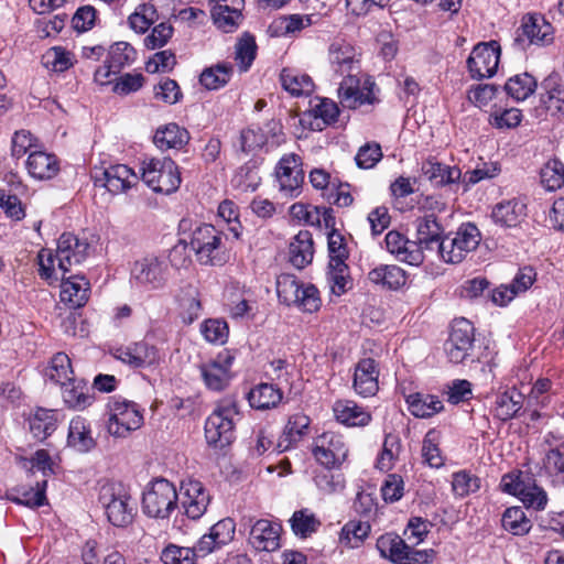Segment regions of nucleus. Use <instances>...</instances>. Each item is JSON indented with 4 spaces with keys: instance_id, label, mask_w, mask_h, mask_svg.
I'll use <instances>...</instances> for the list:
<instances>
[{
    "instance_id": "32",
    "label": "nucleus",
    "mask_w": 564,
    "mask_h": 564,
    "mask_svg": "<svg viewBox=\"0 0 564 564\" xmlns=\"http://www.w3.org/2000/svg\"><path fill=\"white\" fill-rule=\"evenodd\" d=\"M336 420L347 426H367L371 422V413L351 400H339L334 404Z\"/></svg>"
},
{
    "instance_id": "29",
    "label": "nucleus",
    "mask_w": 564,
    "mask_h": 564,
    "mask_svg": "<svg viewBox=\"0 0 564 564\" xmlns=\"http://www.w3.org/2000/svg\"><path fill=\"white\" fill-rule=\"evenodd\" d=\"M541 102L551 115H564V84L558 74L549 75L542 83Z\"/></svg>"
},
{
    "instance_id": "6",
    "label": "nucleus",
    "mask_w": 564,
    "mask_h": 564,
    "mask_svg": "<svg viewBox=\"0 0 564 564\" xmlns=\"http://www.w3.org/2000/svg\"><path fill=\"white\" fill-rule=\"evenodd\" d=\"M223 238V232L209 224H203L193 230L189 246L200 264L216 265L226 261Z\"/></svg>"
},
{
    "instance_id": "35",
    "label": "nucleus",
    "mask_w": 564,
    "mask_h": 564,
    "mask_svg": "<svg viewBox=\"0 0 564 564\" xmlns=\"http://www.w3.org/2000/svg\"><path fill=\"white\" fill-rule=\"evenodd\" d=\"M249 404L257 410H269L276 408L282 399L283 392L273 383H259L247 394Z\"/></svg>"
},
{
    "instance_id": "48",
    "label": "nucleus",
    "mask_w": 564,
    "mask_h": 564,
    "mask_svg": "<svg viewBox=\"0 0 564 564\" xmlns=\"http://www.w3.org/2000/svg\"><path fill=\"white\" fill-rule=\"evenodd\" d=\"M242 6L216 4L212 9L214 23L226 33L234 32L239 26Z\"/></svg>"
},
{
    "instance_id": "43",
    "label": "nucleus",
    "mask_w": 564,
    "mask_h": 564,
    "mask_svg": "<svg viewBox=\"0 0 564 564\" xmlns=\"http://www.w3.org/2000/svg\"><path fill=\"white\" fill-rule=\"evenodd\" d=\"M280 80L282 87L294 97L310 95L314 88L312 78L295 69L284 68L281 72Z\"/></svg>"
},
{
    "instance_id": "7",
    "label": "nucleus",
    "mask_w": 564,
    "mask_h": 564,
    "mask_svg": "<svg viewBox=\"0 0 564 564\" xmlns=\"http://www.w3.org/2000/svg\"><path fill=\"white\" fill-rule=\"evenodd\" d=\"M177 492L166 479H155L143 492L142 510L154 519H166L176 508Z\"/></svg>"
},
{
    "instance_id": "2",
    "label": "nucleus",
    "mask_w": 564,
    "mask_h": 564,
    "mask_svg": "<svg viewBox=\"0 0 564 564\" xmlns=\"http://www.w3.org/2000/svg\"><path fill=\"white\" fill-rule=\"evenodd\" d=\"M238 416V404L232 397L220 400L205 422L207 443L218 448L230 445L235 440V424Z\"/></svg>"
},
{
    "instance_id": "44",
    "label": "nucleus",
    "mask_w": 564,
    "mask_h": 564,
    "mask_svg": "<svg viewBox=\"0 0 564 564\" xmlns=\"http://www.w3.org/2000/svg\"><path fill=\"white\" fill-rule=\"evenodd\" d=\"M56 413L52 410L37 409L29 419V430L37 441H44L56 429Z\"/></svg>"
},
{
    "instance_id": "52",
    "label": "nucleus",
    "mask_w": 564,
    "mask_h": 564,
    "mask_svg": "<svg viewBox=\"0 0 564 564\" xmlns=\"http://www.w3.org/2000/svg\"><path fill=\"white\" fill-rule=\"evenodd\" d=\"M257 55V44L254 37L248 33L243 34L235 45V61L240 73L247 72Z\"/></svg>"
},
{
    "instance_id": "14",
    "label": "nucleus",
    "mask_w": 564,
    "mask_h": 564,
    "mask_svg": "<svg viewBox=\"0 0 564 564\" xmlns=\"http://www.w3.org/2000/svg\"><path fill=\"white\" fill-rule=\"evenodd\" d=\"M169 274V261L152 254L137 260L131 269V279L151 290L161 289L166 283Z\"/></svg>"
},
{
    "instance_id": "8",
    "label": "nucleus",
    "mask_w": 564,
    "mask_h": 564,
    "mask_svg": "<svg viewBox=\"0 0 564 564\" xmlns=\"http://www.w3.org/2000/svg\"><path fill=\"white\" fill-rule=\"evenodd\" d=\"M475 327L466 318L455 319L449 336L444 343V352L448 361L462 364L468 359L474 360Z\"/></svg>"
},
{
    "instance_id": "42",
    "label": "nucleus",
    "mask_w": 564,
    "mask_h": 564,
    "mask_svg": "<svg viewBox=\"0 0 564 564\" xmlns=\"http://www.w3.org/2000/svg\"><path fill=\"white\" fill-rule=\"evenodd\" d=\"M522 404L523 395L519 391H505L496 397L494 415L501 421H508L517 415Z\"/></svg>"
},
{
    "instance_id": "1",
    "label": "nucleus",
    "mask_w": 564,
    "mask_h": 564,
    "mask_svg": "<svg viewBox=\"0 0 564 564\" xmlns=\"http://www.w3.org/2000/svg\"><path fill=\"white\" fill-rule=\"evenodd\" d=\"M98 501L107 520L117 528H127L137 514V503L129 490L119 482H107L99 489Z\"/></svg>"
},
{
    "instance_id": "23",
    "label": "nucleus",
    "mask_w": 564,
    "mask_h": 564,
    "mask_svg": "<svg viewBox=\"0 0 564 564\" xmlns=\"http://www.w3.org/2000/svg\"><path fill=\"white\" fill-rule=\"evenodd\" d=\"M280 524L260 519L251 527L249 543L257 551L273 552L280 547Z\"/></svg>"
},
{
    "instance_id": "30",
    "label": "nucleus",
    "mask_w": 564,
    "mask_h": 564,
    "mask_svg": "<svg viewBox=\"0 0 564 564\" xmlns=\"http://www.w3.org/2000/svg\"><path fill=\"white\" fill-rule=\"evenodd\" d=\"M527 215V205L521 198H511L498 203L492 209V219L505 227L518 226Z\"/></svg>"
},
{
    "instance_id": "53",
    "label": "nucleus",
    "mask_w": 564,
    "mask_h": 564,
    "mask_svg": "<svg viewBox=\"0 0 564 564\" xmlns=\"http://www.w3.org/2000/svg\"><path fill=\"white\" fill-rule=\"evenodd\" d=\"M290 523L294 534L301 538L311 535L321 525L319 520L307 509L295 511Z\"/></svg>"
},
{
    "instance_id": "37",
    "label": "nucleus",
    "mask_w": 564,
    "mask_h": 564,
    "mask_svg": "<svg viewBox=\"0 0 564 564\" xmlns=\"http://www.w3.org/2000/svg\"><path fill=\"white\" fill-rule=\"evenodd\" d=\"M154 144L162 151L182 149L189 141V133L177 123H167L156 129L153 137Z\"/></svg>"
},
{
    "instance_id": "26",
    "label": "nucleus",
    "mask_w": 564,
    "mask_h": 564,
    "mask_svg": "<svg viewBox=\"0 0 564 564\" xmlns=\"http://www.w3.org/2000/svg\"><path fill=\"white\" fill-rule=\"evenodd\" d=\"M182 490L184 491L182 505L186 516L193 520L199 519L206 512L209 503L208 492L198 480L183 482Z\"/></svg>"
},
{
    "instance_id": "41",
    "label": "nucleus",
    "mask_w": 564,
    "mask_h": 564,
    "mask_svg": "<svg viewBox=\"0 0 564 564\" xmlns=\"http://www.w3.org/2000/svg\"><path fill=\"white\" fill-rule=\"evenodd\" d=\"M311 419L304 413L291 415L284 429L283 438L279 442L280 452L297 444L308 433Z\"/></svg>"
},
{
    "instance_id": "33",
    "label": "nucleus",
    "mask_w": 564,
    "mask_h": 564,
    "mask_svg": "<svg viewBox=\"0 0 564 564\" xmlns=\"http://www.w3.org/2000/svg\"><path fill=\"white\" fill-rule=\"evenodd\" d=\"M314 256V242L308 230H301L290 242V262L297 269L308 265Z\"/></svg>"
},
{
    "instance_id": "45",
    "label": "nucleus",
    "mask_w": 564,
    "mask_h": 564,
    "mask_svg": "<svg viewBox=\"0 0 564 564\" xmlns=\"http://www.w3.org/2000/svg\"><path fill=\"white\" fill-rule=\"evenodd\" d=\"M308 113L317 120L316 127L322 130L323 126L336 122L339 109L334 101L327 98L314 97L310 100Z\"/></svg>"
},
{
    "instance_id": "27",
    "label": "nucleus",
    "mask_w": 564,
    "mask_h": 564,
    "mask_svg": "<svg viewBox=\"0 0 564 564\" xmlns=\"http://www.w3.org/2000/svg\"><path fill=\"white\" fill-rule=\"evenodd\" d=\"M29 174L36 180H51L59 171V161L55 154L42 150H34L25 162Z\"/></svg>"
},
{
    "instance_id": "4",
    "label": "nucleus",
    "mask_w": 564,
    "mask_h": 564,
    "mask_svg": "<svg viewBox=\"0 0 564 564\" xmlns=\"http://www.w3.org/2000/svg\"><path fill=\"white\" fill-rule=\"evenodd\" d=\"M276 294L281 303L295 305L303 312L313 313L321 306L318 290L313 284L301 283L293 274L278 276Z\"/></svg>"
},
{
    "instance_id": "24",
    "label": "nucleus",
    "mask_w": 564,
    "mask_h": 564,
    "mask_svg": "<svg viewBox=\"0 0 564 564\" xmlns=\"http://www.w3.org/2000/svg\"><path fill=\"white\" fill-rule=\"evenodd\" d=\"M384 242L387 250L402 262L420 265L424 261V256L417 249L414 240H409L399 231H389L386 235Z\"/></svg>"
},
{
    "instance_id": "16",
    "label": "nucleus",
    "mask_w": 564,
    "mask_h": 564,
    "mask_svg": "<svg viewBox=\"0 0 564 564\" xmlns=\"http://www.w3.org/2000/svg\"><path fill=\"white\" fill-rule=\"evenodd\" d=\"M500 45L496 41L478 43L467 58L468 72L474 79L492 77L500 61Z\"/></svg>"
},
{
    "instance_id": "28",
    "label": "nucleus",
    "mask_w": 564,
    "mask_h": 564,
    "mask_svg": "<svg viewBox=\"0 0 564 564\" xmlns=\"http://www.w3.org/2000/svg\"><path fill=\"white\" fill-rule=\"evenodd\" d=\"M61 300L72 307H82L89 299V282L83 275L65 276L62 273Z\"/></svg>"
},
{
    "instance_id": "61",
    "label": "nucleus",
    "mask_w": 564,
    "mask_h": 564,
    "mask_svg": "<svg viewBox=\"0 0 564 564\" xmlns=\"http://www.w3.org/2000/svg\"><path fill=\"white\" fill-rule=\"evenodd\" d=\"M348 278V267L346 263L338 264L336 262L335 264H328L327 280L334 294L341 295L347 291Z\"/></svg>"
},
{
    "instance_id": "63",
    "label": "nucleus",
    "mask_w": 564,
    "mask_h": 564,
    "mask_svg": "<svg viewBox=\"0 0 564 564\" xmlns=\"http://www.w3.org/2000/svg\"><path fill=\"white\" fill-rule=\"evenodd\" d=\"M195 551L191 547H181L173 544L166 546L161 554L164 564H195Z\"/></svg>"
},
{
    "instance_id": "64",
    "label": "nucleus",
    "mask_w": 564,
    "mask_h": 564,
    "mask_svg": "<svg viewBox=\"0 0 564 564\" xmlns=\"http://www.w3.org/2000/svg\"><path fill=\"white\" fill-rule=\"evenodd\" d=\"M37 139L28 130L17 131L12 137L11 151L15 158H21L31 151L37 150Z\"/></svg>"
},
{
    "instance_id": "59",
    "label": "nucleus",
    "mask_w": 564,
    "mask_h": 564,
    "mask_svg": "<svg viewBox=\"0 0 564 564\" xmlns=\"http://www.w3.org/2000/svg\"><path fill=\"white\" fill-rule=\"evenodd\" d=\"M368 521L350 520L341 529V539L347 540L351 547H358L370 532Z\"/></svg>"
},
{
    "instance_id": "34",
    "label": "nucleus",
    "mask_w": 564,
    "mask_h": 564,
    "mask_svg": "<svg viewBox=\"0 0 564 564\" xmlns=\"http://www.w3.org/2000/svg\"><path fill=\"white\" fill-rule=\"evenodd\" d=\"M408 409L412 415L420 419H429L444 410V404L438 397L422 392L405 395Z\"/></svg>"
},
{
    "instance_id": "55",
    "label": "nucleus",
    "mask_w": 564,
    "mask_h": 564,
    "mask_svg": "<svg viewBox=\"0 0 564 564\" xmlns=\"http://www.w3.org/2000/svg\"><path fill=\"white\" fill-rule=\"evenodd\" d=\"M135 50L127 42H117L112 44L108 52L107 61L111 64L115 72H120L127 65L135 59Z\"/></svg>"
},
{
    "instance_id": "20",
    "label": "nucleus",
    "mask_w": 564,
    "mask_h": 564,
    "mask_svg": "<svg viewBox=\"0 0 564 564\" xmlns=\"http://www.w3.org/2000/svg\"><path fill=\"white\" fill-rule=\"evenodd\" d=\"M89 243L70 232L63 234L56 248L57 267L62 273L69 271L74 264H80L88 256Z\"/></svg>"
},
{
    "instance_id": "50",
    "label": "nucleus",
    "mask_w": 564,
    "mask_h": 564,
    "mask_svg": "<svg viewBox=\"0 0 564 564\" xmlns=\"http://www.w3.org/2000/svg\"><path fill=\"white\" fill-rule=\"evenodd\" d=\"M501 525L513 535H523L530 531L531 521L521 507H511L505 510Z\"/></svg>"
},
{
    "instance_id": "3",
    "label": "nucleus",
    "mask_w": 564,
    "mask_h": 564,
    "mask_svg": "<svg viewBox=\"0 0 564 564\" xmlns=\"http://www.w3.org/2000/svg\"><path fill=\"white\" fill-rule=\"evenodd\" d=\"M107 413V431L115 437H128L131 432L139 430L143 424L140 406L119 395L110 398Z\"/></svg>"
},
{
    "instance_id": "13",
    "label": "nucleus",
    "mask_w": 564,
    "mask_h": 564,
    "mask_svg": "<svg viewBox=\"0 0 564 564\" xmlns=\"http://www.w3.org/2000/svg\"><path fill=\"white\" fill-rule=\"evenodd\" d=\"M481 241L480 230L471 223L462 224L453 237L447 235L443 261L446 263H460L466 256L476 250Z\"/></svg>"
},
{
    "instance_id": "57",
    "label": "nucleus",
    "mask_w": 564,
    "mask_h": 564,
    "mask_svg": "<svg viewBox=\"0 0 564 564\" xmlns=\"http://www.w3.org/2000/svg\"><path fill=\"white\" fill-rule=\"evenodd\" d=\"M314 482L316 487L326 495L341 492L346 485L343 474H334L329 469L316 473Z\"/></svg>"
},
{
    "instance_id": "25",
    "label": "nucleus",
    "mask_w": 564,
    "mask_h": 564,
    "mask_svg": "<svg viewBox=\"0 0 564 564\" xmlns=\"http://www.w3.org/2000/svg\"><path fill=\"white\" fill-rule=\"evenodd\" d=\"M379 370L372 358L361 359L355 367L352 387L357 394L367 398L377 393Z\"/></svg>"
},
{
    "instance_id": "19",
    "label": "nucleus",
    "mask_w": 564,
    "mask_h": 564,
    "mask_svg": "<svg viewBox=\"0 0 564 564\" xmlns=\"http://www.w3.org/2000/svg\"><path fill=\"white\" fill-rule=\"evenodd\" d=\"M234 359L229 351H223L215 359L199 366L200 377L209 390L223 391L229 384Z\"/></svg>"
},
{
    "instance_id": "51",
    "label": "nucleus",
    "mask_w": 564,
    "mask_h": 564,
    "mask_svg": "<svg viewBox=\"0 0 564 564\" xmlns=\"http://www.w3.org/2000/svg\"><path fill=\"white\" fill-rule=\"evenodd\" d=\"M46 484V479H43L42 481H36L35 487L17 489V495L12 496L10 499L18 505L30 508L44 506L47 502L45 496Z\"/></svg>"
},
{
    "instance_id": "21",
    "label": "nucleus",
    "mask_w": 564,
    "mask_h": 564,
    "mask_svg": "<svg viewBox=\"0 0 564 564\" xmlns=\"http://www.w3.org/2000/svg\"><path fill=\"white\" fill-rule=\"evenodd\" d=\"M138 175L124 164L111 165L94 175L96 186L106 187L112 194L123 193L138 183Z\"/></svg>"
},
{
    "instance_id": "10",
    "label": "nucleus",
    "mask_w": 564,
    "mask_h": 564,
    "mask_svg": "<svg viewBox=\"0 0 564 564\" xmlns=\"http://www.w3.org/2000/svg\"><path fill=\"white\" fill-rule=\"evenodd\" d=\"M361 54L349 41L335 37L327 51L329 69L337 78L361 74Z\"/></svg>"
},
{
    "instance_id": "47",
    "label": "nucleus",
    "mask_w": 564,
    "mask_h": 564,
    "mask_svg": "<svg viewBox=\"0 0 564 564\" xmlns=\"http://www.w3.org/2000/svg\"><path fill=\"white\" fill-rule=\"evenodd\" d=\"M232 70L230 63H218L202 72L199 83L208 90L219 89L230 80Z\"/></svg>"
},
{
    "instance_id": "62",
    "label": "nucleus",
    "mask_w": 564,
    "mask_h": 564,
    "mask_svg": "<svg viewBox=\"0 0 564 564\" xmlns=\"http://www.w3.org/2000/svg\"><path fill=\"white\" fill-rule=\"evenodd\" d=\"M437 434L434 431H429L423 440L422 456L424 460L434 468H440L444 465V459L441 455L437 443Z\"/></svg>"
},
{
    "instance_id": "36",
    "label": "nucleus",
    "mask_w": 564,
    "mask_h": 564,
    "mask_svg": "<svg viewBox=\"0 0 564 564\" xmlns=\"http://www.w3.org/2000/svg\"><path fill=\"white\" fill-rule=\"evenodd\" d=\"M376 545L383 558H387L394 564L409 563L406 560H409L410 545H408L399 535L393 533L383 534L377 540Z\"/></svg>"
},
{
    "instance_id": "39",
    "label": "nucleus",
    "mask_w": 564,
    "mask_h": 564,
    "mask_svg": "<svg viewBox=\"0 0 564 564\" xmlns=\"http://www.w3.org/2000/svg\"><path fill=\"white\" fill-rule=\"evenodd\" d=\"M61 386L63 400L68 408L82 411L91 404L93 395L89 394V388L83 380L70 377Z\"/></svg>"
},
{
    "instance_id": "46",
    "label": "nucleus",
    "mask_w": 564,
    "mask_h": 564,
    "mask_svg": "<svg viewBox=\"0 0 564 564\" xmlns=\"http://www.w3.org/2000/svg\"><path fill=\"white\" fill-rule=\"evenodd\" d=\"M536 79L529 73H521L510 77L505 84V91L517 101L529 98L536 89Z\"/></svg>"
},
{
    "instance_id": "58",
    "label": "nucleus",
    "mask_w": 564,
    "mask_h": 564,
    "mask_svg": "<svg viewBox=\"0 0 564 564\" xmlns=\"http://www.w3.org/2000/svg\"><path fill=\"white\" fill-rule=\"evenodd\" d=\"M200 333L208 343L223 345L227 341L229 328L225 321L209 318L202 324Z\"/></svg>"
},
{
    "instance_id": "38",
    "label": "nucleus",
    "mask_w": 564,
    "mask_h": 564,
    "mask_svg": "<svg viewBox=\"0 0 564 564\" xmlns=\"http://www.w3.org/2000/svg\"><path fill=\"white\" fill-rule=\"evenodd\" d=\"M421 170L423 175L435 186L454 184L462 178V172L457 166H448L435 160L424 161Z\"/></svg>"
},
{
    "instance_id": "11",
    "label": "nucleus",
    "mask_w": 564,
    "mask_h": 564,
    "mask_svg": "<svg viewBox=\"0 0 564 564\" xmlns=\"http://www.w3.org/2000/svg\"><path fill=\"white\" fill-rule=\"evenodd\" d=\"M375 82L362 73L343 77L338 87V97L341 106L357 109L364 105L375 104Z\"/></svg>"
},
{
    "instance_id": "12",
    "label": "nucleus",
    "mask_w": 564,
    "mask_h": 564,
    "mask_svg": "<svg viewBox=\"0 0 564 564\" xmlns=\"http://www.w3.org/2000/svg\"><path fill=\"white\" fill-rule=\"evenodd\" d=\"M415 230L414 243L417 245L422 256L427 251L443 260L447 235H445L444 227L436 215L431 213L419 217L415 220Z\"/></svg>"
},
{
    "instance_id": "15",
    "label": "nucleus",
    "mask_w": 564,
    "mask_h": 564,
    "mask_svg": "<svg viewBox=\"0 0 564 564\" xmlns=\"http://www.w3.org/2000/svg\"><path fill=\"white\" fill-rule=\"evenodd\" d=\"M313 456L327 469L338 468L346 460L348 447L343 435L325 432L314 440Z\"/></svg>"
},
{
    "instance_id": "17",
    "label": "nucleus",
    "mask_w": 564,
    "mask_h": 564,
    "mask_svg": "<svg viewBox=\"0 0 564 564\" xmlns=\"http://www.w3.org/2000/svg\"><path fill=\"white\" fill-rule=\"evenodd\" d=\"M553 41V28L541 15H527L517 30L513 45L525 50L527 44L545 45Z\"/></svg>"
},
{
    "instance_id": "18",
    "label": "nucleus",
    "mask_w": 564,
    "mask_h": 564,
    "mask_svg": "<svg viewBox=\"0 0 564 564\" xmlns=\"http://www.w3.org/2000/svg\"><path fill=\"white\" fill-rule=\"evenodd\" d=\"M301 158L294 153L284 155L278 163L275 174L279 189L288 197H296L301 193L304 181Z\"/></svg>"
},
{
    "instance_id": "5",
    "label": "nucleus",
    "mask_w": 564,
    "mask_h": 564,
    "mask_svg": "<svg viewBox=\"0 0 564 564\" xmlns=\"http://www.w3.org/2000/svg\"><path fill=\"white\" fill-rule=\"evenodd\" d=\"M142 181L156 193L171 194L181 185V173L167 158H151L142 162Z\"/></svg>"
},
{
    "instance_id": "9",
    "label": "nucleus",
    "mask_w": 564,
    "mask_h": 564,
    "mask_svg": "<svg viewBox=\"0 0 564 564\" xmlns=\"http://www.w3.org/2000/svg\"><path fill=\"white\" fill-rule=\"evenodd\" d=\"M500 486L505 492L518 497L527 508L543 510L547 503L546 492L528 474L519 471L505 475Z\"/></svg>"
},
{
    "instance_id": "31",
    "label": "nucleus",
    "mask_w": 564,
    "mask_h": 564,
    "mask_svg": "<svg viewBox=\"0 0 564 564\" xmlns=\"http://www.w3.org/2000/svg\"><path fill=\"white\" fill-rule=\"evenodd\" d=\"M67 445L79 453H88L96 446L90 424L85 417L77 415L70 420Z\"/></svg>"
},
{
    "instance_id": "49",
    "label": "nucleus",
    "mask_w": 564,
    "mask_h": 564,
    "mask_svg": "<svg viewBox=\"0 0 564 564\" xmlns=\"http://www.w3.org/2000/svg\"><path fill=\"white\" fill-rule=\"evenodd\" d=\"M540 183L550 192L564 186V164L558 159H550L540 170Z\"/></svg>"
},
{
    "instance_id": "54",
    "label": "nucleus",
    "mask_w": 564,
    "mask_h": 564,
    "mask_svg": "<svg viewBox=\"0 0 564 564\" xmlns=\"http://www.w3.org/2000/svg\"><path fill=\"white\" fill-rule=\"evenodd\" d=\"M46 376L55 383L62 384L73 376V369L69 357L64 352H57L53 356L46 370Z\"/></svg>"
},
{
    "instance_id": "56",
    "label": "nucleus",
    "mask_w": 564,
    "mask_h": 564,
    "mask_svg": "<svg viewBox=\"0 0 564 564\" xmlns=\"http://www.w3.org/2000/svg\"><path fill=\"white\" fill-rule=\"evenodd\" d=\"M480 478L466 470L453 475L452 489L456 497L464 498L480 489Z\"/></svg>"
},
{
    "instance_id": "40",
    "label": "nucleus",
    "mask_w": 564,
    "mask_h": 564,
    "mask_svg": "<svg viewBox=\"0 0 564 564\" xmlns=\"http://www.w3.org/2000/svg\"><path fill=\"white\" fill-rule=\"evenodd\" d=\"M368 279L389 290H398L406 282V274L403 269L394 264H380L368 273Z\"/></svg>"
},
{
    "instance_id": "22",
    "label": "nucleus",
    "mask_w": 564,
    "mask_h": 564,
    "mask_svg": "<svg viewBox=\"0 0 564 564\" xmlns=\"http://www.w3.org/2000/svg\"><path fill=\"white\" fill-rule=\"evenodd\" d=\"M116 358L132 368H149L159 364L160 352L155 346L139 341L118 349Z\"/></svg>"
},
{
    "instance_id": "60",
    "label": "nucleus",
    "mask_w": 564,
    "mask_h": 564,
    "mask_svg": "<svg viewBox=\"0 0 564 564\" xmlns=\"http://www.w3.org/2000/svg\"><path fill=\"white\" fill-rule=\"evenodd\" d=\"M400 451V441L394 435H387L380 456L377 459V468L387 471L390 470L397 459Z\"/></svg>"
}]
</instances>
